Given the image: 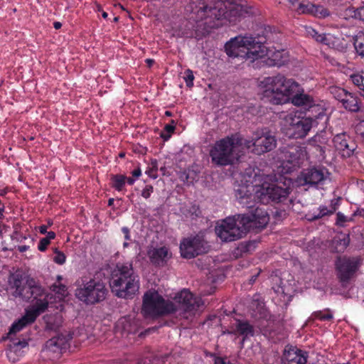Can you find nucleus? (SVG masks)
I'll use <instances>...</instances> for the list:
<instances>
[{
  "mask_svg": "<svg viewBox=\"0 0 364 364\" xmlns=\"http://www.w3.org/2000/svg\"><path fill=\"white\" fill-rule=\"evenodd\" d=\"M350 243V237L348 235H340L332 240V248L336 252H343L347 248Z\"/></svg>",
  "mask_w": 364,
  "mask_h": 364,
  "instance_id": "nucleus-25",
  "label": "nucleus"
},
{
  "mask_svg": "<svg viewBox=\"0 0 364 364\" xmlns=\"http://www.w3.org/2000/svg\"><path fill=\"white\" fill-rule=\"evenodd\" d=\"M354 215H360V216H361V217L364 218V209H362L361 210H357V211L355 213V214H354Z\"/></svg>",
  "mask_w": 364,
  "mask_h": 364,
  "instance_id": "nucleus-57",
  "label": "nucleus"
},
{
  "mask_svg": "<svg viewBox=\"0 0 364 364\" xmlns=\"http://www.w3.org/2000/svg\"><path fill=\"white\" fill-rule=\"evenodd\" d=\"M154 192V187L151 185H146L141 191V196L145 198L148 199L150 198L151 193Z\"/></svg>",
  "mask_w": 364,
  "mask_h": 364,
  "instance_id": "nucleus-42",
  "label": "nucleus"
},
{
  "mask_svg": "<svg viewBox=\"0 0 364 364\" xmlns=\"http://www.w3.org/2000/svg\"><path fill=\"white\" fill-rule=\"evenodd\" d=\"M114 198H109L107 203L108 206H112L114 204Z\"/></svg>",
  "mask_w": 364,
  "mask_h": 364,
  "instance_id": "nucleus-61",
  "label": "nucleus"
},
{
  "mask_svg": "<svg viewBox=\"0 0 364 364\" xmlns=\"http://www.w3.org/2000/svg\"><path fill=\"white\" fill-rule=\"evenodd\" d=\"M311 318L318 319L322 321H330L333 318V315L330 309H325L322 311H316L311 314Z\"/></svg>",
  "mask_w": 364,
  "mask_h": 364,
  "instance_id": "nucleus-27",
  "label": "nucleus"
},
{
  "mask_svg": "<svg viewBox=\"0 0 364 364\" xmlns=\"http://www.w3.org/2000/svg\"><path fill=\"white\" fill-rule=\"evenodd\" d=\"M208 249L207 242L199 235L183 238L180 243L181 255L186 259H192L206 253Z\"/></svg>",
  "mask_w": 364,
  "mask_h": 364,
  "instance_id": "nucleus-14",
  "label": "nucleus"
},
{
  "mask_svg": "<svg viewBox=\"0 0 364 364\" xmlns=\"http://www.w3.org/2000/svg\"><path fill=\"white\" fill-rule=\"evenodd\" d=\"M109 286L114 295L132 299L139 291V278L134 272L132 262H118L111 273Z\"/></svg>",
  "mask_w": 364,
  "mask_h": 364,
  "instance_id": "nucleus-6",
  "label": "nucleus"
},
{
  "mask_svg": "<svg viewBox=\"0 0 364 364\" xmlns=\"http://www.w3.org/2000/svg\"><path fill=\"white\" fill-rule=\"evenodd\" d=\"M341 197L335 198H333L332 200H331V203H330V205H329V209H330L331 213H333V214L336 211V210L338 208V207L341 205Z\"/></svg>",
  "mask_w": 364,
  "mask_h": 364,
  "instance_id": "nucleus-41",
  "label": "nucleus"
},
{
  "mask_svg": "<svg viewBox=\"0 0 364 364\" xmlns=\"http://www.w3.org/2000/svg\"><path fill=\"white\" fill-rule=\"evenodd\" d=\"M158 161L156 159H152L151 161L149 166L146 171V173L151 178L156 179L158 178Z\"/></svg>",
  "mask_w": 364,
  "mask_h": 364,
  "instance_id": "nucleus-36",
  "label": "nucleus"
},
{
  "mask_svg": "<svg viewBox=\"0 0 364 364\" xmlns=\"http://www.w3.org/2000/svg\"><path fill=\"white\" fill-rule=\"evenodd\" d=\"M318 213L314 212L309 220L310 221H314L321 219L325 216H329L333 215V213L330 212L329 208L326 205H320L317 209Z\"/></svg>",
  "mask_w": 364,
  "mask_h": 364,
  "instance_id": "nucleus-29",
  "label": "nucleus"
},
{
  "mask_svg": "<svg viewBox=\"0 0 364 364\" xmlns=\"http://www.w3.org/2000/svg\"><path fill=\"white\" fill-rule=\"evenodd\" d=\"M135 182V179L132 177H127L126 183H127L129 185H133Z\"/></svg>",
  "mask_w": 364,
  "mask_h": 364,
  "instance_id": "nucleus-53",
  "label": "nucleus"
},
{
  "mask_svg": "<svg viewBox=\"0 0 364 364\" xmlns=\"http://www.w3.org/2000/svg\"><path fill=\"white\" fill-rule=\"evenodd\" d=\"M308 353L297 347H287L282 356L284 364H306Z\"/></svg>",
  "mask_w": 364,
  "mask_h": 364,
  "instance_id": "nucleus-20",
  "label": "nucleus"
},
{
  "mask_svg": "<svg viewBox=\"0 0 364 364\" xmlns=\"http://www.w3.org/2000/svg\"><path fill=\"white\" fill-rule=\"evenodd\" d=\"M148 255L151 262L156 266H164L172 256L169 249L165 246L149 250Z\"/></svg>",
  "mask_w": 364,
  "mask_h": 364,
  "instance_id": "nucleus-21",
  "label": "nucleus"
},
{
  "mask_svg": "<svg viewBox=\"0 0 364 364\" xmlns=\"http://www.w3.org/2000/svg\"><path fill=\"white\" fill-rule=\"evenodd\" d=\"M264 97L274 105H282L289 101V97L298 91L299 83L282 75L264 77L259 84Z\"/></svg>",
  "mask_w": 364,
  "mask_h": 364,
  "instance_id": "nucleus-8",
  "label": "nucleus"
},
{
  "mask_svg": "<svg viewBox=\"0 0 364 364\" xmlns=\"http://www.w3.org/2000/svg\"><path fill=\"white\" fill-rule=\"evenodd\" d=\"M46 324L48 328L50 330H56L58 328V326L53 325L49 320L46 321Z\"/></svg>",
  "mask_w": 364,
  "mask_h": 364,
  "instance_id": "nucleus-52",
  "label": "nucleus"
},
{
  "mask_svg": "<svg viewBox=\"0 0 364 364\" xmlns=\"http://www.w3.org/2000/svg\"><path fill=\"white\" fill-rule=\"evenodd\" d=\"M176 129L175 121L171 120V124H166L160 134V136L164 141H166L169 140L171 134L174 132Z\"/></svg>",
  "mask_w": 364,
  "mask_h": 364,
  "instance_id": "nucleus-32",
  "label": "nucleus"
},
{
  "mask_svg": "<svg viewBox=\"0 0 364 364\" xmlns=\"http://www.w3.org/2000/svg\"><path fill=\"white\" fill-rule=\"evenodd\" d=\"M53 27L56 30L60 29L62 27V23L59 21H55L53 23Z\"/></svg>",
  "mask_w": 364,
  "mask_h": 364,
  "instance_id": "nucleus-55",
  "label": "nucleus"
},
{
  "mask_svg": "<svg viewBox=\"0 0 364 364\" xmlns=\"http://www.w3.org/2000/svg\"><path fill=\"white\" fill-rule=\"evenodd\" d=\"M355 132L358 135H360L363 139H364V120L360 121L355 126Z\"/></svg>",
  "mask_w": 364,
  "mask_h": 364,
  "instance_id": "nucleus-45",
  "label": "nucleus"
},
{
  "mask_svg": "<svg viewBox=\"0 0 364 364\" xmlns=\"http://www.w3.org/2000/svg\"><path fill=\"white\" fill-rule=\"evenodd\" d=\"M28 346V342L25 340L23 341H14L12 343L9 345V348L8 350V357L11 358V353H16L18 351H19L21 348H23Z\"/></svg>",
  "mask_w": 364,
  "mask_h": 364,
  "instance_id": "nucleus-31",
  "label": "nucleus"
},
{
  "mask_svg": "<svg viewBox=\"0 0 364 364\" xmlns=\"http://www.w3.org/2000/svg\"><path fill=\"white\" fill-rule=\"evenodd\" d=\"M191 8L196 14V20L205 21V24L211 28H218L220 20L232 23L249 13L247 6L232 4L229 0H193Z\"/></svg>",
  "mask_w": 364,
  "mask_h": 364,
  "instance_id": "nucleus-4",
  "label": "nucleus"
},
{
  "mask_svg": "<svg viewBox=\"0 0 364 364\" xmlns=\"http://www.w3.org/2000/svg\"><path fill=\"white\" fill-rule=\"evenodd\" d=\"M333 142L337 151L343 157L351 156L357 148L354 140L346 132H342L334 136Z\"/></svg>",
  "mask_w": 364,
  "mask_h": 364,
  "instance_id": "nucleus-19",
  "label": "nucleus"
},
{
  "mask_svg": "<svg viewBox=\"0 0 364 364\" xmlns=\"http://www.w3.org/2000/svg\"><path fill=\"white\" fill-rule=\"evenodd\" d=\"M53 220L51 219H48V225L46 226H48V228L49 227L53 225Z\"/></svg>",
  "mask_w": 364,
  "mask_h": 364,
  "instance_id": "nucleus-63",
  "label": "nucleus"
},
{
  "mask_svg": "<svg viewBox=\"0 0 364 364\" xmlns=\"http://www.w3.org/2000/svg\"><path fill=\"white\" fill-rule=\"evenodd\" d=\"M54 253L55 254L53 257L54 262L60 265L63 264L66 261L65 255L63 252L59 251L57 248L54 249Z\"/></svg>",
  "mask_w": 364,
  "mask_h": 364,
  "instance_id": "nucleus-38",
  "label": "nucleus"
},
{
  "mask_svg": "<svg viewBox=\"0 0 364 364\" xmlns=\"http://www.w3.org/2000/svg\"><path fill=\"white\" fill-rule=\"evenodd\" d=\"M247 148L253 146L252 152L257 155L269 152L273 150L277 145V140L274 135L268 131L257 132L252 137L251 141H247Z\"/></svg>",
  "mask_w": 364,
  "mask_h": 364,
  "instance_id": "nucleus-15",
  "label": "nucleus"
},
{
  "mask_svg": "<svg viewBox=\"0 0 364 364\" xmlns=\"http://www.w3.org/2000/svg\"><path fill=\"white\" fill-rule=\"evenodd\" d=\"M353 45L357 53L364 57V33H359L353 38Z\"/></svg>",
  "mask_w": 364,
  "mask_h": 364,
  "instance_id": "nucleus-28",
  "label": "nucleus"
},
{
  "mask_svg": "<svg viewBox=\"0 0 364 364\" xmlns=\"http://www.w3.org/2000/svg\"><path fill=\"white\" fill-rule=\"evenodd\" d=\"M50 345L57 346V341L55 338H52L49 341Z\"/></svg>",
  "mask_w": 364,
  "mask_h": 364,
  "instance_id": "nucleus-59",
  "label": "nucleus"
},
{
  "mask_svg": "<svg viewBox=\"0 0 364 364\" xmlns=\"http://www.w3.org/2000/svg\"><path fill=\"white\" fill-rule=\"evenodd\" d=\"M129 245V243L128 242V241H125L124 243H123V247L124 248H126V247H128Z\"/></svg>",
  "mask_w": 364,
  "mask_h": 364,
  "instance_id": "nucleus-64",
  "label": "nucleus"
},
{
  "mask_svg": "<svg viewBox=\"0 0 364 364\" xmlns=\"http://www.w3.org/2000/svg\"><path fill=\"white\" fill-rule=\"evenodd\" d=\"M305 151L300 147H291L284 152L282 166L287 172H292L299 168L304 162Z\"/></svg>",
  "mask_w": 364,
  "mask_h": 364,
  "instance_id": "nucleus-18",
  "label": "nucleus"
},
{
  "mask_svg": "<svg viewBox=\"0 0 364 364\" xmlns=\"http://www.w3.org/2000/svg\"><path fill=\"white\" fill-rule=\"evenodd\" d=\"M258 242L257 240L243 241L238 244L235 250L236 257H242L244 255L250 254L255 250Z\"/></svg>",
  "mask_w": 364,
  "mask_h": 364,
  "instance_id": "nucleus-24",
  "label": "nucleus"
},
{
  "mask_svg": "<svg viewBox=\"0 0 364 364\" xmlns=\"http://www.w3.org/2000/svg\"><path fill=\"white\" fill-rule=\"evenodd\" d=\"M38 230H39V232L41 234L45 235L48 232L47 231L48 226H46V225H42L39 226Z\"/></svg>",
  "mask_w": 364,
  "mask_h": 364,
  "instance_id": "nucleus-51",
  "label": "nucleus"
},
{
  "mask_svg": "<svg viewBox=\"0 0 364 364\" xmlns=\"http://www.w3.org/2000/svg\"><path fill=\"white\" fill-rule=\"evenodd\" d=\"M306 33L309 36H311L314 38L317 42L328 44V39L327 38L325 33H318L314 28L312 27L306 28Z\"/></svg>",
  "mask_w": 364,
  "mask_h": 364,
  "instance_id": "nucleus-30",
  "label": "nucleus"
},
{
  "mask_svg": "<svg viewBox=\"0 0 364 364\" xmlns=\"http://www.w3.org/2000/svg\"><path fill=\"white\" fill-rule=\"evenodd\" d=\"M242 144L240 139L234 135L216 141L210 146L209 155L213 164L218 166L232 165L238 160L236 146Z\"/></svg>",
  "mask_w": 364,
  "mask_h": 364,
  "instance_id": "nucleus-9",
  "label": "nucleus"
},
{
  "mask_svg": "<svg viewBox=\"0 0 364 364\" xmlns=\"http://www.w3.org/2000/svg\"><path fill=\"white\" fill-rule=\"evenodd\" d=\"M311 117H300L294 113H289L283 118L282 124L286 134L290 138H304L312 127Z\"/></svg>",
  "mask_w": 364,
  "mask_h": 364,
  "instance_id": "nucleus-11",
  "label": "nucleus"
},
{
  "mask_svg": "<svg viewBox=\"0 0 364 364\" xmlns=\"http://www.w3.org/2000/svg\"><path fill=\"white\" fill-rule=\"evenodd\" d=\"M50 243V242L47 238H41L38 244V250L41 252H45Z\"/></svg>",
  "mask_w": 364,
  "mask_h": 364,
  "instance_id": "nucleus-43",
  "label": "nucleus"
},
{
  "mask_svg": "<svg viewBox=\"0 0 364 364\" xmlns=\"http://www.w3.org/2000/svg\"><path fill=\"white\" fill-rule=\"evenodd\" d=\"M294 188V182L290 178L280 177L272 183H263L259 186L241 185L235 189V197L239 203L247 208H252L256 200L262 204L270 201L276 203H284Z\"/></svg>",
  "mask_w": 364,
  "mask_h": 364,
  "instance_id": "nucleus-2",
  "label": "nucleus"
},
{
  "mask_svg": "<svg viewBox=\"0 0 364 364\" xmlns=\"http://www.w3.org/2000/svg\"><path fill=\"white\" fill-rule=\"evenodd\" d=\"M52 289L56 294L64 296L67 291V287L65 285L62 284L60 283H58V284L55 283L52 285Z\"/></svg>",
  "mask_w": 364,
  "mask_h": 364,
  "instance_id": "nucleus-40",
  "label": "nucleus"
},
{
  "mask_svg": "<svg viewBox=\"0 0 364 364\" xmlns=\"http://www.w3.org/2000/svg\"><path fill=\"white\" fill-rule=\"evenodd\" d=\"M336 225L338 226H344V223L348 221L346 216L341 212L336 213Z\"/></svg>",
  "mask_w": 364,
  "mask_h": 364,
  "instance_id": "nucleus-44",
  "label": "nucleus"
},
{
  "mask_svg": "<svg viewBox=\"0 0 364 364\" xmlns=\"http://www.w3.org/2000/svg\"><path fill=\"white\" fill-rule=\"evenodd\" d=\"M184 80L187 87H192L193 86L194 75L191 70L188 69L185 71Z\"/></svg>",
  "mask_w": 364,
  "mask_h": 364,
  "instance_id": "nucleus-39",
  "label": "nucleus"
},
{
  "mask_svg": "<svg viewBox=\"0 0 364 364\" xmlns=\"http://www.w3.org/2000/svg\"><path fill=\"white\" fill-rule=\"evenodd\" d=\"M287 1V5L289 7L295 11L294 8H296L298 4H299V0H286Z\"/></svg>",
  "mask_w": 364,
  "mask_h": 364,
  "instance_id": "nucleus-48",
  "label": "nucleus"
},
{
  "mask_svg": "<svg viewBox=\"0 0 364 364\" xmlns=\"http://www.w3.org/2000/svg\"><path fill=\"white\" fill-rule=\"evenodd\" d=\"M252 306H256V309H254L252 313V316L255 318V325L250 324L248 321L237 319L232 329L227 332L228 334L242 336V345L249 337L255 335V328H257L263 335L269 332L271 315L264 304L257 299H254Z\"/></svg>",
  "mask_w": 364,
  "mask_h": 364,
  "instance_id": "nucleus-7",
  "label": "nucleus"
},
{
  "mask_svg": "<svg viewBox=\"0 0 364 364\" xmlns=\"http://www.w3.org/2000/svg\"><path fill=\"white\" fill-rule=\"evenodd\" d=\"M350 77L353 85L359 90L364 92V76L359 73H356L351 75Z\"/></svg>",
  "mask_w": 364,
  "mask_h": 364,
  "instance_id": "nucleus-37",
  "label": "nucleus"
},
{
  "mask_svg": "<svg viewBox=\"0 0 364 364\" xmlns=\"http://www.w3.org/2000/svg\"><path fill=\"white\" fill-rule=\"evenodd\" d=\"M289 100H291V102L294 105L297 107H304L306 109H309L316 105V101L312 96L305 94L303 90H301V92L299 85L298 91L294 92V94L289 97Z\"/></svg>",
  "mask_w": 364,
  "mask_h": 364,
  "instance_id": "nucleus-22",
  "label": "nucleus"
},
{
  "mask_svg": "<svg viewBox=\"0 0 364 364\" xmlns=\"http://www.w3.org/2000/svg\"><path fill=\"white\" fill-rule=\"evenodd\" d=\"M174 300L178 306L173 301L166 300L158 291L149 290L143 296L141 313L145 317L158 318L171 314L179 309L182 311L181 316L188 318L203 305L200 297L186 289L177 293Z\"/></svg>",
  "mask_w": 364,
  "mask_h": 364,
  "instance_id": "nucleus-1",
  "label": "nucleus"
},
{
  "mask_svg": "<svg viewBox=\"0 0 364 364\" xmlns=\"http://www.w3.org/2000/svg\"><path fill=\"white\" fill-rule=\"evenodd\" d=\"M354 16L355 18L364 21V6L357 9L355 11Z\"/></svg>",
  "mask_w": 364,
  "mask_h": 364,
  "instance_id": "nucleus-46",
  "label": "nucleus"
},
{
  "mask_svg": "<svg viewBox=\"0 0 364 364\" xmlns=\"http://www.w3.org/2000/svg\"><path fill=\"white\" fill-rule=\"evenodd\" d=\"M330 92L332 94L333 97L342 102L345 97H346V95L348 93L347 90L341 87L333 86L330 87Z\"/></svg>",
  "mask_w": 364,
  "mask_h": 364,
  "instance_id": "nucleus-33",
  "label": "nucleus"
},
{
  "mask_svg": "<svg viewBox=\"0 0 364 364\" xmlns=\"http://www.w3.org/2000/svg\"><path fill=\"white\" fill-rule=\"evenodd\" d=\"M356 257L338 256L335 261L336 277L343 286L346 285L355 277L359 269Z\"/></svg>",
  "mask_w": 364,
  "mask_h": 364,
  "instance_id": "nucleus-13",
  "label": "nucleus"
},
{
  "mask_svg": "<svg viewBox=\"0 0 364 364\" xmlns=\"http://www.w3.org/2000/svg\"><path fill=\"white\" fill-rule=\"evenodd\" d=\"M314 4L310 2H307L306 4L299 2L296 8L295 9V11L299 14H310L312 15L313 13V9H314Z\"/></svg>",
  "mask_w": 364,
  "mask_h": 364,
  "instance_id": "nucleus-34",
  "label": "nucleus"
},
{
  "mask_svg": "<svg viewBox=\"0 0 364 364\" xmlns=\"http://www.w3.org/2000/svg\"><path fill=\"white\" fill-rule=\"evenodd\" d=\"M26 249H27V247H26V246H25V245H23V246H19V247H18L19 251H20V252H24V251H26Z\"/></svg>",
  "mask_w": 364,
  "mask_h": 364,
  "instance_id": "nucleus-60",
  "label": "nucleus"
},
{
  "mask_svg": "<svg viewBox=\"0 0 364 364\" xmlns=\"http://www.w3.org/2000/svg\"><path fill=\"white\" fill-rule=\"evenodd\" d=\"M264 43V41H256L252 36H238L227 42L225 50L230 57L250 60L251 62L257 60V63H263L268 67L281 66L282 62L278 59L281 55L280 52L274 53V58L266 57L267 48Z\"/></svg>",
  "mask_w": 364,
  "mask_h": 364,
  "instance_id": "nucleus-5",
  "label": "nucleus"
},
{
  "mask_svg": "<svg viewBox=\"0 0 364 364\" xmlns=\"http://www.w3.org/2000/svg\"><path fill=\"white\" fill-rule=\"evenodd\" d=\"M343 107L349 112H358L361 108V99L354 93L349 92L341 102Z\"/></svg>",
  "mask_w": 364,
  "mask_h": 364,
  "instance_id": "nucleus-23",
  "label": "nucleus"
},
{
  "mask_svg": "<svg viewBox=\"0 0 364 364\" xmlns=\"http://www.w3.org/2000/svg\"><path fill=\"white\" fill-rule=\"evenodd\" d=\"M132 175L134 178H139L141 175V171L140 167H136L134 170L132 171Z\"/></svg>",
  "mask_w": 364,
  "mask_h": 364,
  "instance_id": "nucleus-49",
  "label": "nucleus"
},
{
  "mask_svg": "<svg viewBox=\"0 0 364 364\" xmlns=\"http://www.w3.org/2000/svg\"><path fill=\"white\" fill-rule=\"evenodd\" d=\"M55 236H56V235H55V232L50 231V232H47L46 237H45V238H47L48 240H49L50 242L51 240L55 239Z\"/></svg>",
  "mask_w": 364,
  "mask_h": 364,
  "instance_id": "nucleus-50",
  "label": "nucleus"
},
{
  "mask_svg": "<svg viewBox=\"0 0 364 364\" xmlns=\"http://www.w3.org/2000/svg\"><path fill=\"white\" fill-rule=\"evenodd\" d=\"M165 116L166 117H171L173 115L172 112L171 111L166 110L165 112Z\"/></svg>",
  "mask_w": 364,
  "mask_h": 364,
  "instance_id": "nucleus-62",
  "label": "nucleus"
},
{
  "mask_svg": "<svg viewBox=\"0 0 364 364\" xmlns=\"http://www.w3.org/2000/svg\"><path fill=\"white\" fill-rule=\"evenodd\" d=\"M246 232L247 228L240 224L237 215L226 218L215 227V233L223 242L239 240Z\"/></svg>",
  "mask_w": 364,
  "mask_h": 364,
  "instance_id": "nucleus-12",
  "label": "nucleus"
},
{
  "mask_svg": "<svg viewBox=\"0 0 364 364\" xmlns=\"http://www.w3.org/2000/svg\"><path fill=\"white\" fill-rule=\"evenodd\" d=\"M240 224L247 228H264L268 224L269 216L266 210L257 207L250 213L237 215Z\"/></svg>",
  "mask_w": 364,
  "mask_h": 364,
  "instance_id": "nucleus-16",
  "label": "nucleus"
},
{
  "mask_svg": "<svg viewBox=\"0 0 364 364\" xmlns=\"http://www.w3.org/2000/svg\"><path fill=\"white\" fill-rule=\"evenodd\" d=\"M122 232L124 235V239L126 241L131 240V235H130V230H129V228H127V227L122 228Z\"/></svg>",
  "mask_w": 364,
  "mask_h": 364,
  "instance_id": "nucleus-47",
  "label": "nucleus"
},
{
  "mask_svg": "<svg viewBox=\"0 0 364 364\" xmlns=\"http://www.w3.org/2000/svg\"><path fill=\"white\" fill-rule=\"evenodd\" d=\"M127 176L123 174H113L110 178V186L118 192L122 191L126 185Z\"/></svg>",
  "mask_w": 364,
  "mask_h": 364,
  "instance_id": "nucleus-26",
  "label": "nucleus"
},
{
  "mask_svg": "<svg viewBox=\"0 0 364 364\" xmlns=\"http://www.w3.org/2000/svg\"><path fill=\"white\" fill-rule=\"evenodd\" d=\"M0 205H1L0 207V218H2L4 217V205L2 203Z\"/></svg>",
  "mask_w": 364,
  "mask_h": 364,
  "instance_id": "nucleus-58",
  "label": "nucleus"
},
{
  "mask_svg": "<svg viewBox=\"0 0 364 364\" xmlns=\"http://www.w3.org/2000/svg\"><path fill=\"white\" fill-rule=\"evenodd\" d=\"M12 287L15 288V296L32 302L33 306L31 309L26 311L24 316L11 325L9 334H15L33 323L47 309L49 296L46 289L32 278L28 279L25 284H23L21 279H15Z\"/></svg>",
  "mask_w": 364,
  "mask_h": 364,
  "instance_id": "nucleus-3",
  "label": "nucleus"
},
{
  "mask_svg": "<svg viewBox=\"0 0 364 364\" xmlns=\"http://www.w3.org/2000/svg\"><path fill=\"white\" fill-rule=\"evenodd\" d=\"M330 173L324 166H311L304 169L299 176L302 184L311 186H323L328 178Z\"/></svg>",
  "mask_w": 364,
  "mask_h": 364,
  "instance_id": "nucleus-17",
  "label": "nucleus"
},
{
  "mask_svg": "<svg viewBox=\"0 0 364 364\" xmlns=\"http://www.w3.org/2000/svg\"><path fill=\"white\" fill-rule=\"evenodd\" d=\"M145 62H146V65H148V67L150 68V67H151L154 65V60L150 59V58H147V59H146Z\"/></svg>",
  "mask_w": 364,
  "mask_h": 364,
  "instance_id": "nucleus-54",
  "label": "nucleus"
},
{
  "mask_svg": "<svg viewBox=\"0 0 364 364\" xmlns=\"http://www.w3.org/2000/svg\"><path fill=\"white\" fill-rule=\"evenodd\" d=\"M258 275H259V272L257 274L252 276L250 279V284H253L257 280Z\"/></svg>",
  "mask_w": 364,
  "mask_h": 364,
  "instance_id": "nucleus-56",
  "label": "nucleus"
},
{
  "mask_svg": "<svg viewBox=\"0 0 364 364\" xmlns=\"http://www.w3.org/2000/svg\"><path fill=\"white\" fill-rule=\"evenodd\" d=\"M107 293L105 283L100 279L83 277L77 282L75 296L87 305H94L104 301Z\"/></svg>",
  "mask_w": 364,
  "mask_h": 364,
  "instance_id": "nucleus-10",
  "label": "nucleus"
},
{
  "mask_svg": "<svg viewBox=\"0 0 364 364\" xmlns=\"http://www.w3.org/2000/svg\"><path fill=\"white\" fill-rule=\"evenodd\" d=\"M329 15V11L324 6L314 4L312 16L317 18H323L328 16Z\"/></svg>",
  "mask_w": 364,
  "mask_h": 364,
  "instance_id": "nucleus-35",
  "label": "nucleus"
}]
</instances>
